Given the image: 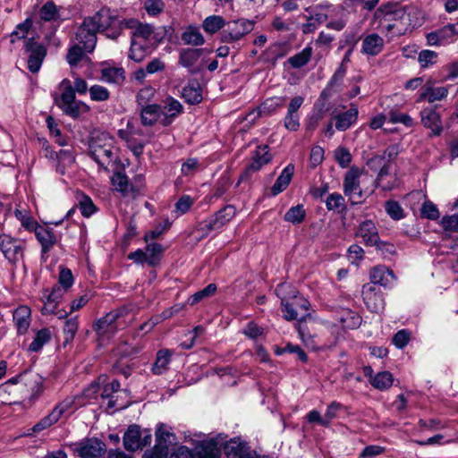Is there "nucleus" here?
Instances as JSON below:
<instances>
[{
    "label": "nucleus",
    "mask_w": 458,
    "mask_h": 458,
    "mask_svg": "<svg viewBox=\"0 0 458 458\" xmlns=\"http://www.w3.org/2000/svg\"><path fill=\"white\" fill-rule=\"evenodd\" d=\"M134 21L133 26L127 27L131 30L128 57L140 63L155 50L160 39L157 38L153 26L142 23L137 19H134Z\"/></svg>",
    "instance_id": "nucleus-1"
},
{
    "label": "nucleus",
    "mask_w": 458,
    "mask_h": 458,
    "mask_svg": "<svg viewBox=\"0 0 458 458\" xmlns=\"http://www.w3.org/2000/svg\"><path fill=\"white\" fill-rule=\"evenodd\" d=\"M183 112L182 105L172 97L166 98L162 104L146 105L141 107L140 119L144 126H153L159 123L169 126Z\"/></svg>",
    "instance_id": "nucleus-2"
},
{
    "label": "nucleus",
    "mask_w": 458,
    "mask_h": 458,
    "mask_svg": "<svg viewBox=\"0 0 458 458\" xmlns=\"http://www.w3.org/2000/svg\"><path fill=\"white\" fill-rule=\"evenodd\" d=\"M60 89L62 93L60 98H55V103L65 114L78 118L82 113L89 111V106L81 101H77L75 98L76 92L83 95L88 91L85 80L76 78L72 86L70 80L64 79L60 83Z\"/></svg>",
    "instance_id": "nucleus-3"
},
{
    "label": "nucleus",
    "mask_w": 458,
    "mask_h": 458,
    "mask_svg": "<svg viewBox=\"0 0 458 458\" xmlns=\"http://www.w3.org/2000/svg\"><path fill=\"white\" fill-rule=\"evenodd\" d=\"M98 32L104 33L112 40H117L127 27L135 24L134 18L122 19L110 8L102 7L94 15L89 16Z\"/></svg>",
    "instance_id": "nucleus-4"
},
{
    "label": "nucleus",
    "mask_w": 458,
    "mask_h": 458,
    "mask_svg": "<svg viewBox=\"0 0 458 458\" xmlns=\"http://www.w3.org/2000/svg\"><path fill=\"white\" fill-rule=\"evenodd\" d=\"M417 9L412 6H402L394 3L381 5L375 13V16L384 21H394L399 24L398 33L413 29L417 21L415 20Z\"/></svg>",
    "instance_id": "nucleus-5"
},
{
    "label": "nucleus",
    "mask_w": 458,
    "mask_h": 458,
    "mask_svg": "<svg viewBox=\"0 0 458 458\" xmlns=\"http://www.w3.org/2000/svg\"><path fill=\"white\" fill-rule=\"evenodd\" d=\"M114 140L106 132H101L91 139L89 143L90 157L105 170L116 161Z\"/></svg>",
    "instance_id": "nucleus-6"
},
{
    "label": "nucleus",
    "mask_w": 458,
    "mask_h": 458,
    "mask_svg": "<svg viewBox=\"0 0 458 458\" xmlns=\"http://www.w3.org/2000/svg\"><path fill=\"white\" fill-rule=\"evenodd\" d=\"M287 285L284 284H279L276 289V294L281 298L282 311L284 318L286 320H304L310 316L308 310L310 309V302L302 296L293 295L290 300H287L281 294Z\"/></svg>",
    "instance_id": "nucleus-7"
},
{
    "label": "nucleus",
    "mask_w": 458,
    "mask_h": 458,
    "mask_svg": "<svg viewBox=\"0 0 458 458\" xmlns=\"http://www.w3.org/2000/svg\"><path fill=\"white\" fill-rule=\"evenodd\" d=\"M126 308H120L110 311L106 316L100 318L94 325V330L99 340L105 341L112 338L116 332L125 326L122 319L127 315Z\"/></svg>",
    "instance_id": "nucleus-8"
},
{
    "label": "nucleus",
    "mask_w": 458,
    "mask_h": 458,
    "mask_svg": "<svg viewBox=\"0 0 458 458\" xmlns=\"http://www.w3.org/2000/svg\"><path fill=\"white\" fill-rule=\"evenodd\" d=\"M365 174L364 169L352 166L344 174L343 188L344 193L349 198L352 204H357L364 197L367 191L360 187V178Z\"/></svg>",
    "instance_id": "nucleus-9"
},
{
    "label": "nucleus",
    "mask_w": 458,
    "mask_h": 458,
    "mask_svg": "<svg viewBox=\"0 0 458 458\" xmlns=\"http://www.w3.org/2000/svg\"><path fill=\"white\" fill-rule=\"evenodd\" d=\"M369 167L373 171H377V176L374 181L375 188L379 187L383 191H391L396 186V179L386 181V177L390 176L391 164L385 161V156H375L369 159Z\"/></svg>",
    "instance_id": "nucleus-10"
},
{
    "label": "nucleus",
    "mask_w": 458,
    "mask_h": 458,
    "mask_svg": "<svg viewBox=\"0 0 458 458\" xmlns=\"http://www.w3.org/2000/svg\"><path fill=\"white\" fill-rule=\"evenodd\" d=\"M98 30L89 17L84 18L75 33V44L80 45L88 53H92L96 47Z\"/></svg>",
    "instance_id": "nucleus-11"
},
{
    "label": "nucleus",
    "mask_w": 458,
    "mask_h": 458,
    "mask_svg": "<svg viewBox=\"0 0 458 458\" xmlns=\"http://www.w3.org/2000/svg\"><path fill=\"white\" fill-rule=\"evenodd\" d=\"M72 450L81 458H105L106 444L98 438H85L72 445Z\"/></svg>",
    "instance_id": "nucleus-12"
},
{
    "label": "nucleus",
    "mask_w": 458,
    "mask_h": 458,
    "mask_svg": "<svg viewBox=\"0 0 458 458\" xmlns=\"http://www.w3.org/2000/svg\"><path fill=\"white\" fill-rule=\"evenodd\" d=\"M73 405V400L64 399L59 403L52 411L37 422L30 430L33 434H38L56 423L65 413L69 412Z\"/></svg>",
    "instance_id": "nucleus-13"
},
{
    "label": "nucleus",
    "mask_w": 458,
    "mask_h": 458,
    "mask_svg": "<svg viewBox=\"0 0 458 458\" xmlns=\"http://www.w3.org/2000/svg\"><path fill=\"white\" fill-rule=\"evenodd\" d=\"M24 242L13 238L9 234H0V250L9 262L15 264L24 256Z\"/></svg>",
    "instance_id": "nucleus-14"
},
{
    "label": "nucleus",
    "mask_w": 458,
    "mask_h": 458,
    "mask_svg": "<svg viewBox=\"0 0 458 458\" xmlns=\"http://www.w3.org/2000/svg\"><path fill=\"white\" fill-rule=\"evenodd\" d=\"M226 25L221 32V41L227 44L241 40L253 30V23L248 20L233 21Z\"/></svg>",
    "instance_id": "nucleus-15"
},
{
    "label": "nucleus",
    "mask_w": 458,
    "mask_h": 458,
    "mask_svg": "<svg viewBox=\"0 0 458 458\" xmlns=\"http://www.w3.org/2000/svg\"><path fill=\"white\" fill-rule=\"evenodd\" d=\"M458 38V21L447 24L435 31L428 33L427 42L429 46H446L454 42Z\"/></svg>",
    "instance_id": "nucleus-16"
},
{
    "label": "nucleus",
    "mask_w": 458,
    "mask_h": 458,
    "mask_svg": "<svg viewBox=\"0 0 458 458\" xmlns=\"http://www.w3.org/2000/svg\"><path fill=\"white\" fill-rule=\"evenodd\" d=\"M25 51L29 54L28 69L33 73L38 72L47 55V48L30 38L25 40Z\"/></svg>",
    "instance_id": "nucleus-17"
},
{
    "label": "nucleus",
    "mask_w": 458,
    "mask_h": 458,
    "mask_svg": "<svg viewBox=\"0 0 458 458\" xmlns=\"http://www.w3.org/2000/svg\"><path fill=\"white\" fill-rule=\"evenodd\" d=\"M268 149L267 145L259 146L257 148L252 157V162L241 174L238 183L249 180L254 173L259 171L265 165L271 161L272 156Z\"/></svg>",
    "instance_id": "nucleus-18"
},
{
    "label": "nucleus",
    "mask_w": 458,
    "mask_h": 458,
    "mask_svg": "<svg viewBox=\"0 0 458 458\" xmlns=\"http://www.w3.org/2000/svg\"><path fill=\"white\" fill-rule=\"evenodd\" d=\"M235 214L236 209L234 206L227 205L217 211L209 220L203 221L200 224V230L207 233L218 230L232 220Z\"/></svg>",
    "instance_id": "nucleus-19"
},
{
    "label": "nucleus",
    "mask_w": 458,
    "mask_h": 458,
    "mask_svg": "<svg viewBox=\"0 0 458 458\" xmlns=\"http://www.w3.org/2000/svg\"><path fill=\"white\" fill-rule=\"evenodd\" d=\"M362 297L367 308L371 312L379 313L384 310L385 301L383 295L375 285H363Z\"/></svg>",
    "instance_id": "nucleus-20"
},
{
    "label": "nucleus",
    "mask_w": 458,
    "mask_h": 458,
    "mask_svg": "<svg viewBox=\"0 0 458 458\" xmlns=\"http://www.w3.org/2000/svg\"><path fill=\"white\" fill-rule=\"evenodd\" d=\"M303 101L304 98L301 96H296L291 99L284 120L285 129L291 131H296L300 128V115L298 110L303 104Z\"/></svg>",
    "instance_id": "nucleus-21"
},
{
    "label": "nucleus",
    "mask_w": 458,
    "mask_h": 458,
    "mask_svg": "<svg viewBox=\"0 0 458 458\" xmlns=\"http://www.w3.org/2000/svg\"><path fill=\"white\" fill-rule=\"evenodd\" d=\"M33 232L35 233V236L41 245V258L42 259L47 260L48 257V251L57 242L56 236L50 228L44 227L39 225L35 228Z\"/></svg>",
    "instance_id": "nucleus-22"
},
{
    "label": "nucleus",
    "mask_w": 458,
    "mask_h": 458,
    "mask_svg": "<svg viewBox=\"0 0 458 458\" xmlns=\"http://www.w3.org/2000/svg\"><path fill=\"white\" fill-rule=\"evenodd\" d=\"M164 425H160L156 430L155 454L159 457H165L168 454V446L175 441L174 434L165 430Z\"/></svg>",
    "instance_id": "nucleus-23"
},
{
    "label": "nucleus",
    "mask_w": 458,
    "mask_h": 458,
    "mask_svg": "<svg viewBox=\"0 0 458 458\" xmlns=\"http://www.w3.org/2000/svg\"><path fill=\"white\" fill-rule=\"evenodd\" d=\"M385 40L377 33L366 35L361 41L360 52L368 56H377L384 49Z\"/></svg>",
    "instance_id": "nucleus-24"
},
{
    "label": "nucleus",
    "mask_w": 458,
    "mask_h": 458,
    "mask_svg": "<svg viewBox=\"0 0 458 458\" xmlns=\"http://www.w3.org/2000/svg\"><path fill=\"white\" fill-rule=\"evenodd\" d=\"M449 86L434 87L431 81H428L421 89L419 100H427L428 103L445 99L449 92Z\"/></svg>",
    "instance_id": "nucleus-25"
},
{
    "label": "nucleus",
    "mask_w": 458,
    "mask_h": 458,
    "mask_svg": "<svg viewBox=\"0 0 458 458\" xmlns=\"http://www.w3.org/2000/svg\"><path fill=\"white\" fill-rule=\"evenodd\" d=\"M369 276L370 284H379L384 287H390L396 280L394 271L385 266L373 267L370 270Z\"/></svg>",
    "instance_id": "nucleus-26"
},
{
    "label": "nucleus",
    "mask_w": 458,
    "mask_h": 458,
    "mask_svg": "<svg viewBox=\"0 0 458 458\" xmlns=\"http://www.w3.org/2000/svg\"><path fill=\"white\" fill-rule=\"evenodd\" d=\"M13 319L19 335H24L31 322V310L26 305L19 306L13 314Z\"/></svg>",
    "instance_id": "nucleus-27"
},
{
    "label": "nucleus",
    "mask_w": 458,
    "mask_h": 458,
    "mask_svg": "<svg viewBox=\"0 0 458 458\" xmlns=\"http://www.w3.org/2000/svg\"><path fill=\"white\" fill-rule=\"evenodd\" d=\"M421 123L431 130L432 134L438 136L443 131L439 114L433 108H425L420 112Z\"/></svg>",
    "instance_id": "nucleus-28"
},
{
    "label": "nucleus",
    "mask_w": 458,
    "mask_h": 458,
    "mask_svg": "<svg viewBox=\"0 0 458 458\" xmlns=\"http://www.w3.org/2000/svg\"><path fill=\"white\" fill-rule=\"evenodd\" d=\"M356 235L362 238L367 246H374L378 243L379 235L376 225L371 220L362 222L357 230Z\"/></svg>",
    "instance_id": "nucleus-29"
},
{
    "label": "nucleus",
    "mask_w": 458,
    "mask_h": 458,
    "mask_svg": "<svg viewBox=\"0 0 458 458\" xmlns=\"http://www.w3.org/2000/svg\"><path fill=\"white\" fill-rule=\"evenodd\" d=\"M358 114L357 105L352 103L349 110L334 117L335 120V129L342 131L349 129L357 121Z\"/></svg>",
    "instance_id": "nucleus-30"
},
{
    "label": "nucleus",
    "mask_w": 458,
    "mask_h": 458,
    "mask_svg": "<svg viewBox=\"0 0 458 458\" xmlns=\"http://www.w3.org/2000/svg\"><path fill=\"white\" fill-rule=\"evenodd\" d=\"M204 53L203 48H183L180 50L178 63L182 67L190 70L191 73L195 72L192 70L193 66L197 64L201 55Z\"/></svg>",
    "instance_id": "nucleus-31"
},
{
    "label": "nucleus",
    "mask_w": 458,
    "mask_h": 458,
    "mask_svg": "<svg viewBox=\"0 0 458 458\" xmlns=\"http://www.w3.org/2000/svg\"><path fill=\"white\" fill-rule=\"evenodd\" d=\"M141 429L138 425L128 428L123 436V446L127 451L134 452L140 449Z\"/></svg>",
    "instance_id": "nucleus-32"
},
{
    "label": "nucleus",
    "mask_w": 458,
    "mask_h": 458,
    "mask_svg": "<svg viewBox=\"0 0 458 458\" xmlns=\"http://www.w3.org/2000/svg\"><path fill=\"white\" fill-rule=\"evenodd\" d=\"M294 173V166L292 164H289L287 166L284 168L281 174L276 179V182L271 188V195L276 196L282 191H284L291 182Z\"/></svg>",
    "instance_id": "nucleus-33"
},
{
    "label": "nucleus",
    "mask_w": 458,
    "mask_h": 458,
    "mask_svg": "<svg viewBox=\"0 0 458 458\" xmlns=\"http://www.w3.org/2000/svg\"><path fill=\"white\" fill-rule=\"evenodd\" d=\"M182 97L191 105L200 103L202 100V93L199 81L196 80L190 81L182 89Z\"/></svg>",
    "instance_id": "nucleus-34"
},
{
    "label": "nucleus",
    "mask_w": 458,
    "mask_h": 458,
    "mask_svg": "<svg viewBox=\"0 0 458 458\" xmlns=\"http://www.w3.org/2000/svg\"><path fill=\"white\" fill-rule=\"evenodd\" d=\"M118 136L123 140L128 148L132 151L136 157H140L143 153V148L146 140H139L135 138V132L131 131L119 130Z\"/></svg>",
    "instance_id": "nucleus-35"
},
{
    "label": "nucleus",
    "mask_w": 458,
    "mask_h": 458,
    "mask_svg": "<svg viewBox=\"0 0 458 458\" xmlns=\"http://www.w3.org/2000/svg\"><path fill=\"white\" fill-rule=\"evenodd\" d=\"M22 379L21 375H18L14 377L10 378L5 383L0 386V401L2 403L12 404L17 403V400L13 398H5L6 393L18 392L21 388L15 387V386Z\"/></svg>",
    "instance_id": "nucleus-36"
},
{
    "label": "nucleus",
    "mask_w": 458,
    "mask_h": 458,
    "mask_svg": "<svg viewBox=\"0 0 458 458\" xmlns=\"http://www.w3.org/2000/svg\"><path fill=\"white\" fill-rule=\"evenodd\" d=\"M182 40L185 45L199 47L205 43V38L196 27H188L182 34Z\"/></svg>",
    "instance_id": "nucleus-37"
},
{
    "label": "nucleus",
    "mask_w": 458,
    "mask_h": 458,
    "mask_svg": "<svg viewBox=\"0 0 458 458\" xmlns=\"http://www.w3.org/2000/svg\"><path fill=\"white\" fill-rule=\"evenodd\" d=\"M123 68L108 67L102 70L101 78L106 82L122 84L125 80Z\"/></svg>",
    "instance_id": "nucleus-38"
},
{
    "label": "nucleus",
    "mask_w": 458,
    "mask_h": 458,
    "mask_svg": "<svg viewBox=\"0 0 458 458\" xmlns=\"http://www.w3.org/2000/svg\"><path fill=\"white\" fill-rule=\"evenodd\" d=\"M172 352L169 350H160L157 354V359L152 367V371L156 375H161L167 370L170 363Z\"/></svg>",
    "instance_id": "nucleus-39"
},
{
    "label": "nucleus",
    "mask_w": 458,
    "mask_h": 458,
    "mask_svg": "<svg viewBox=\"0 0 458 458\" xmlns=\"http://www.w3.org/2000/svg\"><path fill=\"white\" fill-rule=\"evenodd\" d=\"M226 25L225 19L220 15H210L202 22L203 30L209 34H215Z\"/></svg>",
    "instance_id": "nucleus-40"
},
{
    "label": "nucleus",
    "mask_w": 458,
    "mask_h": 458,
    "mask_svg": "<svg viewBox=\"0 0 458 458\" xmlns=\"http://www.w3.org/2000/svg\"><path fill=\"white\" fill-rule=\"evenodd\" d=\"M312 53V48L310 47H306L301 52L291 56L288 59V63L293 68H301L310 62Z\"/></svg>",
    "instance_id": "nucleus-41"
},
{
    "label": "nucleus",
    "mask_w": 458,
    "mask_h": 458,
    "mask_svg": "<svg viewBox=\"0 0 458 458\" xmlns=\"http://www.w3.org/2000/svg\"><path fill=\"white\" fill-rule=\"evenodd\" d=\"M51 339V332L48 328H42L36 333V335L29 346V351L33 352H39L43 346Z\"/></svg>",
    "instance_id": "nucleus-42"
},
{
    "label": "nucleus",
    "mask_w": 458,
    "mask_h": 458,
    "mask_svg": "<svg viewBox=\"0 0 458 458\" xmlns=\"http://www.w3.org/2000/svg\"><path fill=\"white\" fill-rule=\"evenodd\" d=\"M394 382V377L392 373L389 371H382L378 372L372 380H370V384L380 391H384L388 389Z\"/></svg>",
    "instance_id": "nucleus-43"
},
{
    "label": "nucleus",
    "mask_w": 458,
    "mask_h": 458,
    "mask_svg": "<svg viewBox=\"0 0 458 458\" xmlns=\"http://www.w3.org/2000/svg\"><path fill=\"white\" fill-rule=\"evenodd\" d=\"M164 251L163 246L159 243H149L146 247L147 263L151 266H157Z\"/></svg>",
    "instance_id": "nucleus-44"
},
{
    "label": "nucleus",
    "mask_w": 458,
    "mask_h": 458,
    "mask_svg": "<svg viewBox=\"0 0 458 458\" xmlns=\"http://www.w3.org/2000/svg\"><path fill=\"white\" fill-rule=\"evenodd\" d=\"M112 183L115 190L123 194H128L134 191L133 186L129 183L128 177L122 172L114 173L112 177Z\"/></svg>",
    "instance_id": "nucleus-45"
},
{
    "label": "nucleus",
    "mask_w": 458,
    "mask_h": 458,
    "mask_svg": "<svg viewBox=\"0 0 458 458\" xmlns=\"http://www.w3.org/2000/svg\"><path fill=\"white\" fill-rule=\"evenodd\" d=\"M40 19L45 21H53L59 19V11L53 1H47L39 10Z\"/></svg>",
    "instance_id": "nucleus-46"
},
{
    "label": "nucleus",
    "mask_w": 458,
    "mask_h": 458,
    "mask_svg": "<svg viewBox=\"0 0 458 458\" xmlns=\"http://www.w3.org/2000/svg\"><path fill=\"white\" fill-rule=\"evenodd\" d=\"M85 53L87 52L82 47L74 43L68 49L66 61L71 67H75L82 60Z\"/></svg>",
    "instance_id": "nucleus-47"
},
{
    "label": "nucleus",
    "mask_w": 458,
    "mask_h": 458,
    "mask_svg": "<svg viewBox=\"0 0 458 458\" xmlns=\"http://www.w3.org/2000/svg\"><path fill=\"white\" fill-rule=\"evenodd\" d=\"M306 217V211L302 205L292 207L285 214L284 220L293 225L301 224Z\"/></svg>",
    "instance_id": "nucleus-48"
},
{
    "label": "nucleus",
    "mask_w": 458,
    "mask_h": 458,
    "mask_svg": "<svg viewBox=\"0 0 458 458\" xmlns=\"http://www.w3.org/2000/svg\"><path fill=\"white\" fill-rule=\"evenodd\" d=\"M216 291V284H209L204 289L191 295L187 301V303L191 306L195 305L200 301L212 296Z\"/></svg>",
    "instance_id": "nucleus-49"
},
{
    "label": "nucleus",
    "mask_w": 458,
    "mask_h": 458,
    "mask_svg": "<svg viewBox=\"0 0 458 458\" xmlns=\"http://www.w3.org/2000/svg\"><path fill=\"white\" fill-rule=\"evenodd\" d=\"M326 206L328 210L337 211L338 213L346 208L344 198L337 192L328 195L326 199Z\"/></svg>",
    "instance_id": "nucleus-50"
},
{
    "label": "nucleus",
    "mask_w": 458,
    "mask_h": 458,
    "mask_svg": "<svg viewBox=\"0 0 458 458\" xmlns=\"http://www.w3.org/2000/svg\"><path fill=\"white\" fill-rule=\"evenodd\" d=\"M345 72H346L345 68L343 65L340 66L335 72V73L333 74V76L331 77L330 81H328L327 87L324 89L327 90L331 94L337 91L344 81Z\"/></svg>",
    "instance_id": "nucleus-51"
},
{
    "label": "nucleus",
    "mask_w": 458,
    "mask_h": 458,
    "mask_svg": "<svg viewBox=\"0 0 458 458\" xmlns=\"http://www.w3.org/2000/svg\"><path fill=\"white\" fill-rule=\"evenodd\" d=\"M385 210L386 214L393 219V220H401L404 217L405 213L400 203L396 200H387L385 203Z\"/></svg>",
    "instance_id": "nucleus-52"
},
{
    "label": "nucleus",
    "mask_w": 458,
    "mask_h": 458,
    "mask_svg": "<svg viewBox=\"0 0 458 458\" xmlns=\"http://www.w3.org/2000/svg\"><path fill=\"white\" fill-rule=\"evenodd\" d=\"M79 323L77 318H72L65 321L64 327V345L71 344L78 331Z\"/></svg>",
    "instance_id": "nucleus-53"
},
{
    "label": "nucleus",
    "mask_w": 458,
    "mask_h": 458,
    "mask_svg": "<svg viewBox=\"0 0 458 458\" xmlns=\"http://www.w3.org/2000/svg\"><path fill=\"white\" fill-rule=\"evenodd\" d=\"M77 207L81 210L83 216L89 217L97 211L92 199L84 194H81L78 198Z\"/></svg>",
    "instance_id": "nucleus-54"
},
{
    "label": "nucleus",
    "mask_w": 458,
    "mask_h": 458,
    "mask_svg": "<svg viewBox=\"0 0 458 458\" xmlns=\"http://www.w3.org/2000/svg\"><path fill=\"white\" fill-rule=\"evenodd\" d=\"M282 104L283 101L280 98H267L259 106V113H262L263 115H270L274 114Z\"/></svg>",
    "instance_id": "nucleus-55"
},
{
    "label": "nucleus",
    "mask_w": 458,
    "mask_h": 458,
    "mask_svg": "<svg viewBox=\"0 0 458 458\" xmlns=\"http://www.w3.org/2000/svg\"><path fill=\"white\" fill-rule=\"evenodd\" d=\"M15 217L21 222V225L28 231H34L38 225L36 220L29 216L25 209L16 208L14 211Z\"/></svg>",
    "instance_id": "nucleus-56"
},
{
    "label": "nucleus",
    "mask_w": 458,
    "mask_h": 458,
    "mask_svg": "<svg viewBox=\"0 0 458 458\" xmlns=\"http://www.w3.org/2000/svg\"><path fill=\"white\" fill-rule=\"evenodd\" d=\"M89 91L90 98L93 101H106L110 97L108 89L101 85H93L89 88Z\"/></svg>",
    "instance_id": "nucleus-57"
},
{
    "label": "nucleus",
    "mask_w": 458,
    "mask_h": 458,
    "mask_svg": "<svg viewBox=\"0 0 458 458\" xmlns=\"http://www.w3.org/2000/svg\"><path fill=\"white\" fill-rule=\"evenodd\" d=\"M32 26V21L30 18H27L23 22L19 23L16 26V30L11 34V42L14 43L15 38H25L26 35L28 34L29 30H30Z\"/></svg>",
    "instance_id": "nucleus-58"
},
{
    "label": "nucleus",
    "mask_w": 458,
    "mask_h": 458,
    "mask_svg": "<svg viewBox=\"0 0 458 458\" xmlns=\"http://www.w3.org/2000/svg\"><path fill=\"white\" fill-rule=\"evenodd\" d=\"M333 94L329 93L327 90L323 89L319 95V98L316 101L314 105V112L317 114H319L323 116L327 114L329 107L327 106V100Z\"/></svg>",
    "instance_id": "nucleus-59"
},
{
    "label": "nucleus",
    "mask_w": 458,
    "mask_h": 458,
    "mask_svg": "<svg viewBox=\"0 0 458 458\" xmlns=\"http://www.w3.org/2000/svg\"><path fill=\"white\" fill-rule=\"evenodd\" d=\"M58 284L64 290H68L73 284V276L72 271L66 267H60V272L58 276Z\"/></svg>",
    "instance_id": "nucleus-60"
},
{
    "label": "nucleus",
    "mask_w": 458,
    "mask_h": 458,
    "mask_svg": "<svg viewBox=\"0 0 458 458\" xmlns=\"http://www.w3.org/2000/svg\"><path fill=\"white\" fill-rule=\"evenodd\" d=\"M437 54L431 50H422L419 54L418 61L421 67L426 68L437 62Z\"/></svg>",
    "instance_id": "nucleus-61"
},
{
    "label": "nucleus",
    "mask_w": 458,
    "mask_h": 458,
    "mask_svg": "<svg viewBox=\"0 0 458 458\" xmlns=\"http://www.w3.org/2000/svg\"><path fill=\"white\" fill-rule=\"evenodd\" d=\"M389 121L392 123H403L407 127H411L413 125V119L408 115L407 114L398 113L395 111H391L389 113Z\"/></svg>",
    "instance_id": "nucleus-62"
},
{
    "label": "nucleus",
    "mask_w": 458,
    "mask_h": 458,
    "mask_svg": "<svg viewBox=\"0 0 458 458\" xmlns=\"http://www.w3.org/2000/svg\"><path fill=\"white\" fill-rule=\"evenodd\" d=\"M421 216L435 220L439 217V212L437 206L431 201H425L421 207Z\"/></svg>",
    "instance_id": "nucleus-63"
},
{
    "label": "nucleus",
    "mask_w": 458,
    "mask_h": 458,
    "mask_svg": "<svg viewBox=\"0 0 458 458\" xmlns=\"http://www.w3.org/2000/svg\"><path fill=\"white\" fill-rule=\"evenodd\" d=\"M199 448V454L201 458H218L216 448L213 443L203 444Z\"/></svg>",
    "instance_id": "nucleus-64"
}]
</instances>
